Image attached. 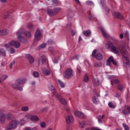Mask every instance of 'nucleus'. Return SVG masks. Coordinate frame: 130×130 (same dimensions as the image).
I'll return each mask as SVG.
<instances>
[{"label":"nucleus","instance_id":"nucleus-1","mask_svg":"<svg viewBox=\"0 0 130 130\" xmlns=\"http://www.w3.org/2000/svg\"><path fill=\"white\" fill-rule=\"evenodd\" d=\"M106 47H107L108 49H111V51L115 54H119V53H121L123 57L122 59L124 66L126 68H129V60L127 57L128 56V52L125 50V44L117 47L112 43L108 42L106 44Z\"/></svg>","mask_w":130,"mask_h":130},{"label":"nucleus","instance_id":"nucleus-2","mask_svg":"<svg viewBox=\"0 0 130 130\" xmlns=\"http://www.w3.org/2000/svg\"><path fill=\"white\" fill-rule=\"evenodd\" d=\"M24 32H25V28H22L19 29L16 32V35L17 36V39L22 42V43H26L28 42V40L23 36H22V34H24Z\"/></svg>","mask_w":130,"mask_h":130},{"label":"nucleus","instance_id":"nucleus-3","mask_svg":"<svg viewBox=\"0 0 130 130\" xmlns=\"http://www.w3.org/2000/svg\"><path fill=\"white\" fill-rule=\"evenodd\" d=\"M18 125H19L18 124V120H13L10 122L9 126L7 127V130L14 129L16 128Z\"/></svg>","mask_w":130,"mask_h":130},{"label":"nucleus","instance_id":"nucleus-4","mask_svg":"<svg viewBox=\"0 0 130 130\" xmlns=\"http://www.w3.org/2000/svg\"><path fill=\"white\" fill-rule=\"evenodd\" d=\"M92 57H95L98 60H102L103 56L101 53H98V50L94 49L92 53Z\"/></svg>","mask_w":130,"mask_h":130},{"label":"nucleus","instance_id":"nucleus-5","mask_svg":"<svg viewBox=\"0 0 130 130\" xmlns=\"http://www.w3.org/2000/svg\"><path fill=\"white\" fill-rule=\"evenodd\" d=\"M42 37V30L40 29H37L35 34V40H36V41H39Z\"/></svg>","mask_w":130,"mask_h":130},{"label":"nucleus","instance_id":"nucleus-6","mask_svg":"<svg viewBox=\"0 0 130 130\" xmlns=\"http://www.w3.org/2000/svg\"><path fill=\"white\" fill-rule=\"evenodd\" d=\"M63 76L66 79H69L70 77H73V76H74V72L73 71V70L70 69H67L64 73Z\"/></svg>","mask_w":130,"mask_h":130},{"label":"nucleus","instance_id":"nucleus-7","mask_svg":"<svg viewBox=\"0 0 130 130\" xmlns=\"http://www.w3.org/2000/svg\"><path fill=\"white\" fill-rule=\"evenodd\" d=\"M6 113H5V110H0V123L4 124L5 121H6Z\"/></svg>","mask_w":130,"mask_h":130},{"label":"nucleus","instance_id":"nucleus-8","mask_svg":"<svg viewBox=\"0 0 130 130\" xmlns=\"http://www.w3.org/2000/svg\"><path fill=\"white\" fill-rule=\"evenodd\" d=\"M25 117L31 121H39V117L36 115H30V114H27Z\"/></svg>","mask_w":130,"mask_h":130},{"label":"nucleus","instance_id":"nucleus-9","mask_svg":"<svg viewBox=\"0 0 130 130\" xmlns=\"http://www.w3.org/2000/svg\"><path fill=\"white\" fill-rule=\"evenodd\" d=\"M61 9L60 8H56L53 10L51 9L47 10V14L49 16H53V15H55L57 13H58Z\"/></svg>","mask_w":130,"mask_h":130},{"label":"nucleus","instance_id":"nucleus-10","mask_svg":"<svg viewBox=\"0 0 130 130\" xmlns=\"http://www.w3.org/2000/svg\"><path fill=\"white\" fill-rule=\"evenodd\" d=\"M66 121L68 124H72V123H73L74 119L73 115H68L67 116H66Z\"/></svg>","mask_w":130,"mask_h":130},{"label":"nucleus","instance_id":"nucleus-11","mask_svg":"<svg viewBox=\"0 0 130 130\" xmlns=\"http://www.w3.org/2000/svg\"><path fill=\"white\" fill-rule=\"evenodd\" d=\"M110 62H112L114 66H117V61L114 60L113 57L110 56L107 60L106 64L109 67H110Z\"/></svg>","mask_w":130,"mask_h":130},{"label":"nucleus","instance_id":"nucleus-12","mask_svg":"<svg viewBox=\"0 0 130 130\" xmlns=\"http://www.w3.org/2000/svg\"><path fill=\"white\" fill-rule=\"evenodd\" d=\"M56 97L57 98V99H58V100H59L60 103L63 104V105H68V102L66 101L64 99L62 98V96H61L60 94L58 93L56 94Z\"/></svg>","mask_w":130,"mask_h":130},{"label":"nucleus","instance_id":"nucleus-13","mask_svg":"<svg viewBox=\"0 0 130 130\" xmlns=\"http://www.w3.org/2000/svg\"><path fill=\"white\" fill-rule=\"evenodd\" d=\"M26 82H27V79H26L25 78L18 79L15 80V83L16 84H18L19 85H24Z\"/></svg>","mask_w":130,"mask_h":130},{"label":"nucleus","instance_id":"nucleus-14","mask_svg":"<svg viewBox=\"0 0 130 130\" xmlns=\"http://www.w3.org/2000/svg\"><path fill=\"white\" fill-rule=\"evenodd\" d=\"M10 43L12 46H15L16 48H19V47L21 46V43L18 41H11Z\"/></svg>","mask_w":130,"mask_h":130},{"label":"nucleus","instance_id":"nucleus-15","mask_svg":"<svg viewBox=\"0 0 130 130\" xmlns=\"http://www.w3.org/2000/svg\"><path fill=\"white\" fill-rule=\"evenodd\" d=\"M113 15L114 17H115V18H116L117 19H120L121 20H122V19H123V16H122V14L119 12H114L113 13Z\"/></svg>","mask_w":130,"mask_h":130},{"label":"nucleus","instance_id":"nucleus-16","mask_svg":"<svg viewBox=\"0 0 130 130\" xmlns=\"http://www.w3.org/2000/svg\"><path fill=\"white\" fill-rule=\"evenodd\" d=\"M74 115L75 116H77V117H81L82 118H84L85 117V115L84 114L79 111H76L74 112Z\"/></svg>","mask_w":130,"mask_h":130},{"label":"nucleus","instance_id":"nucleus-17","mask_svg":"<svg viewBox=\"0 0 130 130\" xmlns=\"http://www.w3.org/2000/svg\"><path fill=\"white\" fill-rule=\"evenodd\" d=\"M48 87L49 89L52 91V93L53 94H55V93H56V90H55V89H54V87L53 86L52 83H49L48 84Z\"/></svg>","mask_w":130,"mask_h":130},{"label":"nucleus","instance_id":"nucleus-18","mask_svg":"<svg viewBox=\"0 0 130 130\" xmlns=\"http://www.w3.org/2000/svg\"><path fill=\"white\" fill-rule=\"evenodd\" d=\"M101 30L105 38H109V35L108 34V33H107V32H106L104 28L102 27L101 28Z\"/></svg>","mask_w":130,"mask_h":130},{"label":"nucleus","instance_id":"nucleus-19","mask_svg":"<svg viewBox=\"0 0 130 130\" xmlns=\"http://www.w3.org/2000/svg\"><path fill=\"white\" fill-rule=\"evenodd\" d=\"M25 57L28 59L29 63H33V62H34V58H33V57H32L30 54H26Z\"/></svg>","mask_w":130,"mask_h":130},{"label":"nucleus","instance_id":"nucleus-20","mask_svg":"<svg viewBox=\"0 0 130 130\" xmlns=\"http://www.w3.org/2000/svg\"><path fill=\"white\" fill-rule=\"evenodd\" d=\"M9 33V31L7 29H3L1 30L0 29V36H5Z\"/></svg>","mask_w":130,"mask_h":130},{"label":"nucleus","instance_id":"nucleus-21","mask_svg":"<svg viewBox=\"0 0 130 130\" xmlns=\"http://www.w3.org/2000/svg\"><path fill=\"white\" fill-rule=\"evenodd\" d=\"M5 118L7 120H12L13 119V114L11 113H8L7 115H5Z\"/></svg>","mask_w":130,"mask_h":130},{"label":"nucleus","instance_id":"nucleus-22","mask_svg":"<svg viewBox=\"0 0 130 130\" xmlns=\"http://www.w3.org/2000/svg\"><path fill=\"white\" fill-rule=\"evenodd\" d=\"M27 27L28 29H29L30 31H33L35 28L34 27V25H33V23H28L27 25Z\"/></svg>","mask_w":130,"mask_h":130},{"label":"nucleus","instance_id":"nucleus-23","mask_svg":"<svg viewBox=\"0 0 130 130\" xmlns=\"http://www.w3.org/2000/svg\"><path fill=\"white\" fill-rule=\"evenodd\" d=\"M122 112L125 115L130 114V107L126 108L124 110H123Z\"/></svg>","mask_w":130,"mask_h":130},{"label":"nucleus","instance_id":"nucleus-24","mask_svg":"<svg viewBox=\"0 0 130 130\" xmlns=\"http://www.w3.org/2000/svg\"><path fill=\"white\" fill-rule=\"evenodd\" d=\"M0 54H1L2 56H4V57L7 56V54H6V50L3 48L0 49Z\"/></svg>","mask_w":130,"mask_h":130},{"label":"nucleus","instance_id":"nucleus-25","mask_svg":"<svg viewBox=\"0 0 130 130\" xmlns=\"http://www.w3.org/2000/svg\"><path fill=\"white\" fill-rule=\"evenodd\" d=\"M51 74V73L50 72V71L48 70H46L43 71V75H44V76H50Z\"/></svg>","mask_w":130,"mask_h":130},{"label":"nucleus","instance_id":"nucleus-26","mask_svg":"<svg viewBox=\"0 0 130 130\" xmlns=\"http://www.w3.org/2000/svg\"><path fill=\"white\" fill-rule=\"evenodd\" d=\"M17 123L19 125H24L25 124V119H21L19 121H17Z\"/></svg>","mask_w":130,"mask_h":130},{"label":"nucleus","instance_id":"nucleus-27","mask_svg":"<svg viewBox=\"0 0 130 130\" xmlns=\"http://www.w3.org/2000/svg\"><path fill=\"white\" fill-rule=\"evenodd\" d=\"M40 125L41 128H46V127L47 126L46 123H45L44 121L41 122L40 123Z\"/></svg>","mask_w":130,"mask_h":130},{"label":"nucleus","instance_id":"nucleus-28","mask_svg":"<svg viewBox=\"0 0 130 130\" xmlns=\"http://www.w3.org/2000/svg\"><path fill=\"white\" fill-rule=\"evenodd\" d=\"M92 102L94 104H98L99 101H98V99L95 96L92 97Z\"/></svg>","mask_w":130,"mask_h":130},{"label":"nucleus","instance_id":"nucleus-29","mask_svg":"<svg viewBox=\"0 0 130 130\" xmlns=\"http://www.w3.org/2000/svg\"><path fill=\"white\" fill-rule=\"evenodd\" d=\"M24 34L26 38H31V36H32V35L31 34V32L29 31L25 32Z\"/></svg>","mask_w":130,"mask_h":130},{"label":"nucleus","instance_id":"nucleus-30","mask_svg":"<svg viewBox=\"0 0 130 130\" xmlns=\"http://www.w3.org/2000/svg\"><path fill=\"white\" fill-rule=\"evenodd\" d=\"M32 75L35 78H39L40 77V75L39 74V73L37 71H35L32 73Z\"/></svg>","mask_w":130,"mask_h":130},{"label":"nucleus","instance_id":"nucleus-31","mask_svg":"<svg viewBox=\"0 0 130 130\" xmlns=\"http://www.w3.org/2000/svg\"><path fill=\"white\" fill-rule=\"evenodd\" d=\"M93 83L94 85H95V86H98V85H99V84H100L98 78L94 79L93 81Z\"/></svg>","mask_w":130,"mask_h":130},{"label":"nucleus","instance_id":"nucleus-32","mask_svg":"<svg viewBox=\"0 0 130 130\" xmlns=\"http://www.w3.org/2000/svg\"><path fill=\"white\" fill-rule=\"evenodd\" d=\"M46 47V44L45 43H43L41 45H40L38 47V50H39V49H42L43 48H45Z\"/></svg>","mask_w":130,"mask_h":130},{"label":"nucleus","instance_id":"nucleus-33","mask_svg":"<svg viewBox=\"0 0 130 130\" xmlns=\"http://www.w3.org/2000/svg\"><path fill=\"white\" fill-rule=\"evenodd\" d=\"M10 11H6L4 13V18L5 19H7L10 17Z\"/></svg>","mask_w":130,"mask_h":130},{"label":"nucleus","instance_id":"nucleus-34","mask_svg":"<svg viewBox=\"0 0 130 130\" xmlns=\"http://www.w3.org/2000/svg\"><path fill=\"white\" fill-rule=\"evenodd\" d=\"M22 111H24V112H26L29 110V108L27 106H23L21 108Z\"/></svg>","mask_w":130,"mask_h":130},{"label":"nucleus","instance_id":"nucleus-35","mask_svg":"<svg viewBox=\"0 0 130 130\" xmlns=\"http://www.w3.org/2000/svg\"><path fill=\"white\" fill-rule=\"evenodd\" d=\"M79 126L80 128H84V127H85V122H80L79 123Z\"/></svg>","mask_w":130,"mask_h":130},{"label":"nucleus","instance_id":"nucleus-36","mask_svg":"<svg viewBox=\"0 0 130 130\" xmlns=\"http://www.w3.org/2000/svg\"><path fill=\"white\" fill-rule=\"evenodd\" d=\"M8 78H9V76H8L7 75H4L2 76L1 80H2V81H5V80H7V79H8Z\"/></svg>","mask_w":130,"mask_h":130},{"label":"nucleus","instance_id":"nucleus-37","mask_svg":"<svg viewBox=\"0 0 130 130\" xmlns=\"http://www.w3.org/2000/svg\"><path fill=\"white\" fill-rule=\"evenodd\" d=\"M83 34L85 35V36H89L90 34H91V31L90 30H86L83 31Z\"/></svg>","mask_w":130,"mask_h":130},{"label":"nucleus","instance_id":"nucleus-38","mask_svg":"<svg viewBox=\"0 0 130 130\" xmlns=\"http://www.w3.org/2000/svg\"><path fill=\"white\" fill-rule=\"evenodd\" d=\"M15 63H16V62L15 61H13L10 63V64H9V69H10V70H12V69H13V66H15Z\"/></svg>","mask_w":130,"mask_h":130},{"label":"nucleus","instance_id":"nucleus-39","mask_svg":"<svg viewBox=\"0 0 130 130\" xmlns=\"http://www.w3.org/2000/svg\"><path fill=\"white\" fill-rule=\"evenodd\" d=\"M125 36L126 40H129V34H128V31H126L125 32Z\"/></svg>","mask_w":130,"mask_h":130},{"label":"nucleus","instance_id":"nucleus-40","mask_svg":"<svg viewBox=\"0 0 130 130\" xmlns=\"http://www.w3.org/2000/svg\"><path fill=\"white\" fill-rule=\"evenodd\" d=\"M58 82L61 88H63L64 87V83H63L62 81H60V80H58Z\"/></svg>","mask_w":130,"mask_h":130},{"label":"nucleus","instance_id":"nucleus-41","mask_svg":"<svg viewBox=\"0 0 130 130\" xmlns=\"http://www.w3.org/2000/svg\"><path fill=\"white\" fill-rule=\"evenodd\" d=\"M85 130H98V127H91L89 128H86Z\"/></svg>","mask_w":130,"mask_h":130},{"label":"nucleus","instance_id":"nucleus-42","mask_svg":"<svg viewBox=\"0 0 130 130\" xmlns=\"http://www.w3.org/2000/svg\"><path fill=\"white\" fill-rule=\"evenodd\" d=\"M108 105L110 108H115V105H113V104H112L111 102H109L108 103Z\"/></svg>","mask_w":130,"mask_h":130},{"label":"nucleus","instance_id":"nucleus-43","mask_svg":"<svg viewBox=\"0 0 130 130\" xmlns=\"http://www.w3.org/2000/svg\"><path fill=\"white\" fill-rule=\"evenodd\" d=\"M118 83H119V80H118V79H115V80L111 82V85H113V84H117Z\"/></svg>","mask_w":130,"mask_h":130},{"label":"nucleus","instance_id":"nucleus-44","mask_svg":"<svg viewBox=\"0 0 130 130\" xmlns=\"http://www.w3.org/2000/svg\"><path fill=\"white\" fill-rule=\"evenodd\" d=\"M4 46H5V47H7V48H11V46H12V44H11V42H10L8 44H5Z\"/></svg>","mask_w":130,"mask_h":130},{"label":"nucleus","instance_id":"nucleus-45","mask_svg":"<svg viewBox=\"0 0 130 130\" xmlns=\"http://www.w3.org/2000/svg\"><path fill=\"white\" fill-rule=\"evenodd\" d=\"M65 110L67 112H70L71 110H72V109H71V107L69 106H67L66 107H65Z\"/></svg>","mask_w":130,"mask_h":130},{"label":"nucleus","instance_id":"nucleus-46","mask_svg":"<svg viewBox=\"0 0 130 130\" xmlns=\"http://www.w3.org/2000/svg\"><path fill=\"white\" fill-rule=\"evenodd\" d=\"M18 83H13L12 84V87L14 88V89H17L18 86H19V85L17 84Z\"/></svg>","mask_w":130,"mask_h":130},{"label":"nucleus","instance_id":"nucleus-47","mask_svg":"<svg viewBox=\"0 0 130 130\" xmlns=\"http://www.w3.org/2000/svg\"><path fill=\"white\" fill-rule=\"evenodd\" d=\"M86 4L88 6H94V3L92 1H88L86 2Z\"/></svg>","mask_w":130,"mask_h":130},{"label":"nucleus","instance_id":"nucleus-48","mask_svg":"<svg viewBox=\"0 0 130 130\" xmlns=\"http://www.w3.org/2000/svg\"><path fill=\"white\" fill-rule=\"evenodd\" d=\"M122 126L124 127V130H128L129 129L128 126H127V125H126V124L123 123Z\"/></svg>","mask_w":130,"mask_h":130},{"label":"nucleus","instance_id":"nucleus-49","mask_svg":"<svg viewBox=\"0 0 130 130\" xmlns=\"http://www.w3.org/2000/svg\"><path fill=\"white\" fill-rule=\"evenodd\" d=\"M52 2L53 6H57L58 4V1H57V0H53Z\"/></svg>","mask_w":130,"mask_h":130},{"label":"nucleus","instance_id":"nucleus-50","mask_svg":"<svg viewBox=\"0 0 130 130\" xmlns=\"http://www.w3.org/2000/svg\"><path fill=\"white\" fill-rule=\"evenodd\" d=\"M15 52H16V50H15V49L11 48L10 49V53L11 54H14V53H15Z\"/></svg>","mask_w":130,"mask_h":130},{"label":"nucleus","instance_id":"nucleus-51","mask_svg":"<svg viewBox=\"0 0 130 130\" xmlns=\"http://www.w3.org/2000/svg\"><path fill=\"white\" fill-rule=\"evenodd\" d=\"M16 90H18L19 91H23V87L18 85V86H17V88L16 89Z\"/></svg>","mask_w":130,"mask_h":130},{"label":"nucleus","instance_id":"nucleus-52","mask_svg":"<svg viewBox=\"0 0 130 130\" xmlns=\"http://www.w3.org/2000/svg\"><path fill=\"white\" fill-rule=\"evenodd\" d=\"M84 81L85 82H88L89 81V77H88V76L85 75L84 78Z\"/></svg>","mask_w":130,"mask_h":130},{"label":"nucleus","instance_id":"nucleus-53","mask_svg":"<svg viewBox=\"0 0 130 130\" xmlns=\"http://www.w3.org/2000/svg\"><path fill=\"white\" fill-rule=\"evenodd\" d=\"M118 88L119 89V90H122L123 89V86L121 84H119Z\"/></svg>","mask_w":130,"mask_h":130},{"label":"nucleus","instance_id":"nucleus-54","mask_svg":"<svg viewBox=\"0 0 130 130\" xmlns=\"http://www.w3.org/2000/svg\"><path fill=\"white\" fill-rule=\"evenodd\" d=\"M1 66L2 67H3V68H5V67H6V66H7V63L6 62H2L1 63Z\"/></svg>","mask_w":130,"mask_h":130},{"label":"nucleus","instance_id":"nucleus-55","mask_svg":"<svg viewBox=\"0 0 130 130\" xmlns=\"http://www.w3.org/2000/svg\"><path fill=\"white\" fill-rule=\"evenodd\" d=\"M54 49L53 47H50L48 48V50H49V51H51V52H53Z\"/></svg>","mask_w":130,"mask_h":130},{"label":"nucleus","instance_id":"nucleus-56","mask_svg":"<svg viewBox=\"0 0 130 130\" xmlns=\"http://www.w3.org/2000/svg\"><path fill=\"white\" fill-rule=\"evenodd\" d=\"M42 62L43 64H45L46 62V59L45 58H44L42 59Z\"/></svg>","mask_w":130,"mask_h":130},{"label":"nucleus","instance_id":"nucleus-57","mask_svg":"<svg viewBox=\"0 0 130 130\" xmlns=\"http://www.w3.org/2000/svg\"><path fill=\"white\" fill-rule=\"evenodd\" d=\"M31 85L32 87H35V85H36V81L31 82Z\"/></svg>","mask_w":130,"mask_h":130},{"label":"nucleus","instance_id":"nucleus-58","mask_svg":"<svg viewBox=\"0 0 130 130\" xmlns=\"http://www.w3.org/2000/svg\"><path fill=\"white\" fill-rule=\"evenodd\" d=\"M77 33L76 30H72V36H75V35Z\"/></svg>","mask_w":130,"mask_h":130},{"label":"nucleus","instance_id":"nucleus-59","mask_svg":"<svg viewBox=\"0 0 130 130\" xmlns=\"http://www.w3.org/2000/svg\"><path fill=\"white\" fill-rule=\"evenodd\" d=\"M98 121L99 123H102V121L101 120L100 117H98Z\"/></svg>","mask_w":130,"mask_h":130},{"label":"nucleus","instance_id":"nucleus-60","mask_svg":"<svg viewBox=\"0 0 130 130\" xmlns=\"http://www.w3.org/2000/svg\"><path fill=\"white\" fill-rule=\"evenodd\" d=\"M119 38L120 39H123V34H120L119 35Z\"/></svg>","mask_w":130,"mask_h":130},{"label":"nucleus","instance_id":"nucleus-61","mask_svg":"<svg viewBox=\"0 0 130 130\" xmlns=\"http://www.w3.org/2000/svg\"><path fill=\"white\" fill-rule=\"evenodd\" d=\"M52 43H53V41H52L51 40H50L48 41V44H52Z\"/></svg>","mask_w":130,"mask_h":130},{"label":"nucleus","instance_id":"nucleus-62","mask_svg":"<svg viewBox=\"0 0 130 130\" xmlns=\"http://www.w3.org/2000/svg\"><path fill=\"white\" fill-rule=\"evenodd\" d=\"M94 17V15H93V14L90 13L89 14V19H92V18H93Z\"/></svg>","mask_w":130,"mask_h":130},{"label":"nucleus","instance_id":"nucleus-63","mask_svg":"<svg viewBox=\"0 0 130 130\" xmlns=\"http://www.w3.org/2000/svg\"><path fill=\"white\" fill-rule=\"evenodd\" d=\"M24 130H32V128H31L30 127H26L24 128Z\"/></svg>","mask_w":130,"mask_h":130},{"label":"nucleus","instance_id":"nucleus-64","mask_svg":"<svg viewBox=\"0 0 130 130\" xmlns=\"http://www.w3.org/2000/svg\"><path fill=\"white\" fill-rule=\"evenodd\" d=\"M0 3L5 4V3H7V0H0Z\"/></svg>","mask_w":130,"mask_h":130}]
</instances>
